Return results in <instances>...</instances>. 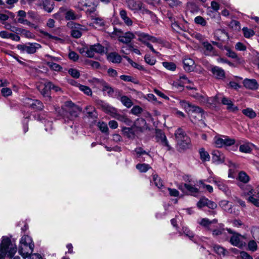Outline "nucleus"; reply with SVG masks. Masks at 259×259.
Instances as JSON below:
<instances>
[{"instance_id": "ea45409f", "label": "nucleus", "mask_w": 259, "mask_h": 259, "mask_svg": "<svg viewBox=\"0 0 259 259\" xmlns=\"http://www.w3.org/2000/svg\"><path fill=\"white\" fill-rule=\"evenodd\" d=\"M238 179L241 182L245 183L249 181V177L245 172L240 171L238 174Z\"/></svg>"}, {"instance_id": "e2e57ef3", "label": "nucleus", "mask_w": 259, "mask_h": 259, "mask_svg": "<svg viewBox=\"0 0 259 259\" xmlns=\"http://www.w3.org/2000/svg\"><path fill=\"white\" fill-rule=\"evenodd\" d=\"M195 22L196 23L200 24L202 26H205L206 24V21L201 16H197L195 17Z\"/></svg>"}, {"instance_id": "f03ea898", "label": "nucleus", "mask_w": 259, "mask_h": 259, "mask_svg": "<svg viewBox=\"0 0 259 259\" xmlns=\"http://www.w3.org/2000/svg\"><path fill=\"white\" fill-rule=\"evenodd\" d=\"M16 245L13 244L11 239L3 236L0 243V259H5L6 256L11 257L17 252Z\"/></svg>"}, {"instance_id": "412c9836", "label": "nucleus", "mask_w": 259, "mask_h": 259, "mask_svg": "<svg viewBox=\"0 0 259 259\" xmlns=\"http://www.w3.org/2000/svg\"><path fill=\"white\" fill-rule=\"evenodd\" d=\"M218 222L217 219H213L211 221L207 218L201 219L198 221V223L201 226L209 230L211 225L213 224H216Z\"/></svg>"}, {"instance_id": "b1692460", "label": "nucleus", "mask_w": 259, "mask_h": 259, "mask_svg": "<svg viewBox=\"0 0 259 259\" xmlns=\"http://www.w3.org/2000/svg\"><path fill=\"white\" fill-rule=\"evenodd\" d=\"M222 103L224 105H226L227 106V109L233 112L236 111L238 110V108L237 106H235L232 103V102L226 97L223 98L222 100Z\"/></svg>"}, {"instance_id": "9b49d317", "label": "nucleus", "mask_w": 259, "mask_h": 259, "mask_svg": "<svg viewBox=\"0 0 259 259\" xmlns=\"http://www.w3.org/2000/svg\"><path fill=\"white\" fill-rule=\"evenodd\" d=\"M52 83L51 82H47L44 84H41L37 87L38 90L39 91L41 94L46 98L47 101H49L51 100L50 96V92L51 89Z\"/></svg>"}, {"instance_id": "13d9d810", "label": "nucleus", "mask_w": 259, "mask_h": 259, "mask_svg": "<svg viewBox=\"0 0 259 259\" xmlns=\"http://www.w3.org/2000/svg\"><path fill=\"white\" fill-rule=\"evenodd\" d=\"M98 126L99 127L100 130L103 133H107L108 131V128L107 124L104 122H98Z\"/></svg>"}, {"instance_id": "680f3d73", "label": "nucleus", "mask_w": 259, "mask_h": 259, "mask_svg": "<svg viewBox=\"0 0 259 259\" xmlns=\"http://www.w3.org/2000/svg\"><path fill=\"white\" fill-rule=\"evenodd\" d=\"M1 93L4 97L10 96L12 94V91L11 89L8 88H3L1 90Z\"/></svg>"}, {"instance_id": "2f4dec72", "label": "nucleus", "mask_w": 259, "mask_h": 259, "mask_svg": "<svg viewBox=\"0 0 259 259\" xmlns=\"http://www.w3.org/2000/svg\"><path fill=\"white\" fill-rule=\"evenodd\" d=\"M220 205L226 211L230 213H233L232 205L229 203L228 201L225 200H222L220 203Z\"/></svg>"}, {"instance_id": "a878e982", "label": "nucleus", "mask_w": 259, "mask_h": 259, "mask_svg": "<svg viewBox=\"0 0 259 259\" xmlns=\"http://www.w3.org/2000/svg\"><path fill=\"white\" fill-rule=\"evenodd\" d=\"M211 71L214 76L218 79H223L225 77V72L223 69L218 66L213 67Z\"/></svg>"}, {"instance_id": "423d86ee", "label": "nucleus", "mask_w": 259, "mask_h": 259, "mask_svg": "<svg viewBox=\"0 0 259 259\" xmlns=\"http://www.w3.org/2000/svg\"><path fill=\"white\" fill-rule=\"evenodd\" d=\"M127 7L135 13L140 11L142 14H152V12L147 9L144 4L140 1L130 0L127 4Z\"/></svg>"}, {"instance_id": "473e14b6", "label": "nucleus", "mask_w": 259, "mask_h": 259, "mask_svg": "<svg viewBox=\"0 0 259 259\" xmlns=\"http://www.w3.org/2000/svg\"><path fill=\"white\" fill-rule=\"evenodd\" d=\"M199 153L200 159L203 162L209 161L210 160V157L209 154L204 148H200L199 150Z\"/></svg>"}, {"instance_id": "2eb2a0df", "label": "nucleus", "mask_w": 259, "mask_h": 259, "mask_svg": "<svg viewBox=\"0 0 259 259\" xmlns=\"http://www.w3.org/2000/svg\"><path fill=\"white\" fill-rule=\"evenodd\" d=\"M184 68L188 72L193 71L195 68L194 61L189 57H185L183 59Z\"/></svg>"}, {"instance_id": "49530a36", "label": "nucleus", "mask_w": 259, "mask_h": 259, "mask_svg": "<svg viewBox=\"0 0 259 259\" xmlns=\"http://www.w3.org/2000/svg\"><path fill=\"white\" fill-rule=\"evenodd\" d=\"M47 64L51 69L55 71H60L62 68L59 64L54 62L48 61Z\"/></svg>"}, {"instance_id": "72a5a7b5", "label": "nucleus", "mask_w": 259, "mask_h": 259, "mask_svg": "<svg viewBox=\"0 0 259 259\" xmlns=\"http://www.w3.org/2000/svg\"><path fill=\"white\" fill-rule=\"evenodd\" d=\"M253 145L251 143H246L241 145L239 147V151L241 152L249 153L252 150Z\"/></svg>"}, {"instance_id": "864d4df0", "label": "nucleus", "mask_w": 259, "mask_h": 259, "mask_svg": "<svg viewBox=\"0 0 259 259\" xmlns=\"http://www.w3.org/2000/svg\"><path fill=\"white\" fill-rule=\"evenodd\" d=\"M213 249L214 251L218 254L225 255V249L219 245H214L213 247Z\"/></svg>"}, {"instance_id": "0e129e2a", "label": "nucleus", "mask_w": 259, "mask_h": 259, "mask_svg": "<svg viewBox=\"0 0 259 259\" xmlns=\"http://www.w3.org/2000/svg\"><path fill=\"white\" fill-rule=\"evenodd\" d=\"M165 190L168 192L171 196L177 197L179 195V192L176 189L165 188Z\"/></svg>"}, {"instance_id": "6ab92c4d", "label": "nucleus", "mask_w": 259, "mask_h": 259, "mask_svg": "<svg viewBox=\"0 0 259 259\" xmlns=\"http://www.w3.org/2000/svg\"><path fill=\"white\" fill-rule=\"evenodd\" d=\"M213 183H214L217 185L219 189L223 191L226 195L230 196L231 195L230 190L224 182L219 179H213Z\"/></svg>"}, {"instance_id": "20e7f679", "label": "nucleus", "mask_w": 259, "mask_h": 259, "mask_svg": "<svg viewBox=\"0 0 259 259\" xmlns=\"http://www.w3.org/2000/svg\"><path fill=\"white\" fill-rule=\"evenodd\" d=\"M177 145L180 149H185L188 148L191 143L189 137L181 128H178L175 133Z\"/></svg>"}, {"instance_id": "4be33fe9", "label": "nucleus", "mask_w": 259, "mask_h": 259, "mask_svg": "<svg viewBox=\"0 0 259 259\" xmlns=\"http://www.w3.org/2000/svg\"><path fill=\"white\" fill-rule=\"evenodd\" d=\"M38 6H42L44 10L48 12L51 13L54 9V4H52L50 0H43L37 4Z\"/></svg>"}, {"instance_id": "9d476101", "label": "nucleus", "mask_w": 259, "mask_h": 259, "mask_svg": "<svg viewBox=\"0 0 259 259\" xmlns=\"http://www.w3.org/2000/svg\"><path fill=\"white\" fill-rule=\"evenodd\" d=\"M40 47L39 44L37 43H28L25 45H20L18 48L23 53L33 54L36 52L37 49Z\"/></svg>"}, {"instance_id": "5fc2aeb1", "label": "nucleus", "mask_w": 259, "mask_h": 259, "mask_svg": "<svg viewBox=\"0 0 259 259\" xmlns=\"http://www.w3.org/2000/svg\"><path fill=\"white\" fill-rule=\"evenodd\" d=\"M100 105L101 106L103 109L105 110L106 112H113V110H114V108L111 107L103 101H100Z\"/></svg>"}, {"instance_id": "6e6d98bb", "label": "nucleus", "mask_w": 259, "mask_h": 259, "mask_svg": "<svg viewBox=\"0 0 259 259\" xmlns=\"http://www.w3.org/2000/svg\"><path fill=\"white\" fill-rule=\"evenodd\" d=\"M95 52H94V50L93 48L92 45L89 48H87L85 50V55L90 58L94 57L95 55Z\"/></svg>"}, {"instance_id": "39448f33", "label": "nucleus", "mask_w": 259, "mask_h": 259, "mask_svg": "<svg viewBox=\"0 0 259 259\" xmlns=\"http://www.w3.org/2000/svg\"><path fill=\"white\" fill-rule=\"evenodd\" d=\"M229 233L232 234L230 239V242L234 246L242 247L246 245V238L237 233L232 231L230 229H227Z\"/></svg>"}, {"instance_id": "4c0bfd02", "label": "nucleus", "mask_w": 259, "mask_h": 259, "mask_svg": "<svg viewBox=\"0 0 259 259\" xmlns=\"http://www.w3.org/2000/svg\"><path fill=\"white\" fill-rule=\"evenodd\" d=\"M242 112L243 114L250 118H253L256 115L255 112L253 110V109L250 108H247L242 110Z\"/></svg>"}, {"instance_id": "f704fd0d", "label": "nucleus", "mask_w": 259, "mask_h": 259, "mask_svg": "<svg viewBox=\"0 0 259 259\" xmlns=\"http://www.w3.org/2000/svg\"><path fill=\"white\" fill-rule=\"evenodd\" d=\"M184 187L191 195L194 196L199 191L198 189L194 187L192 184H185Z\"/></svg>"}, {"instance_id": "052dcab7", "label": "nucleus", "mask_w": 259, "mask_h": 259, "mask_svg": "<svg viewBox=\"0 0 259 259\" xmlns=\"http://www.w3.org/2000/svg\"><path fill=\"white\" fill-rule=\"evenodd\" d=\"M248 247L250 250L254 251L257 249V246L256 243L254 241L251 240L249 241L248 243Z\"/></svg>"}, {"instance_id": "c85d7f7f", "label": "nucleus", "mask_w": 259, "mask_h": 259, "mask_svg": "<svg viewBox=\"0 0 259 259\" xmlns=\"http://www.w3.org/2000/svg\"><path fill=\"white\" fill-rule=\"evenodd\" d=\"M107 59L113 63H119L121 61V57L117 53L114 52L110 53L108 55Z\"/></svg>"}, {"instance_id": "09e8293b", "label": "nucleus", "mask_w": 259, "mask_h": 259, "mask_svg": "<svg viewBox=\"0 0 259 259\" xmlns=\"http://www.w3.org/2000/svg\"><path fill=\"white\" fill-rule=\"evenodd\" d=\"M162 64L165 68L169 70L174 71L176 68V65L172 62H164Z\"/></svg>"}, {"instance_id": "f3484780", "label": "nucleus", "mask_w": 259, "mask_h": 259, "mask_svg": "<svg viewBox=\"0 0 259 259\" xmlns=\"http://www.w3.org/2000/svg\"><path fill=\"white\" fill-rule=\"evenodd\" d=\"M203 48L204 49V53L207 56H217L218 53L213 48L212 45L207 41L203 42Z\"/></svg>"}, {"instance_id": "f257e3e1", "label": "nucleus", "mask_w": 259, "mask_h": 259, "mask_svg": "<svg viewBox=\"0 0 259 259\" xmlns=\"http://www.w3.org/2000/svg\"><path fill=\"white\" fill-rule=\"evenodd\" d=\"M180 104L188 113L189 118L192 122L196 123L198 121L202 119L203 111L201 108L193 105L184 100L180 101Z\"/></svg>"}, {"instance_id": "f8f14e48", "label": "nucleus", "mask_w": 259, "mask_h": 259, "mask_svg": "<svg viewBox=\"0 0 259 259\" xmlns=\"http://www.w3.org/2000/svg\"><path fill=\"white\" fill-rule=\"evenodd\" d=\"M67 26L71 29V32H81V31L89 30V29L85 26L73 22L68 23Z\"/></svg>"}, {"instance_id": "e433bc0d", "label": "nucleus", "mask_w": 259, "mask_h": 259, "mask_svg": "<svg viewBox=\"0 0 259 259\" xmlns=\"http://www.w3.org/2000/svg\"><path fill=\"white\" fill-rule=\"evenodd\" d=\"M120 100L122 104L127 108H130L133 105L132 100L126 96L121 97Z\"/></svg>"}, {"instance_id": "a18cd8bd", "label": "nucleus", "mask_w": 259, "mask_h": 259, "mask_svg": "<svg viewBox=\"0 0 259 259\" xmlns=\"http://www.w3.org/2000/svg\"><path fill=\"white\" fill-rule=\"evenodd\" d=\"M229 26L232 29L233 31H239L241 29L239 22L235 20L231 21Z\"/></svg>"}, {"instance_id": "7ed1b4c3", "label": "nucleus", "mask_w": 259, "mask_h": 259, "mask_svg": "<svg viewBox=\"0 0 259 259\" xmlns=\"http://www.w3.org/2000/svg\"><path fill=\"white\" fill-rule=\"evenodd\" d=\"M34 243L31 238L28 235H24L20 240L18 252L24 258L27 257L33 251Z\"/></svg>"}, {"instance_id": "c756f323", "label": "nucleus", "mask_w": 259, "mask_h": 259, "mask_svg": "<svg viewBox=\"0 0 259 259\" xmlns=\"http://www.w3.org/2000/svg\"><path fill=\"white\" fill-rule=\"evenodd\" d=\"M18 22L20 23L23 24L24 25L27 26L30 28H34L35 30L38 31V26L31 23L30 21L26 19V17L19 18Z\"/></svg>"}, {"instance_id": "37998d69", "label": "nucleus", "mask_w": 259, "mask_h": 259, "mask_svg": "<svg viewBox=\"0 0 259 259\" xmlns=\"http://www.w3.org/2000/svg\"><path fill=\"white\" fill-rule=\"evenodd\" d=\"M75 4V7L79 10H82L86 5L87 0H73Z\"/></svg>"}, {"instance_id": "603ef678", "label": "nucleus", "mask_w": 259, "mask_h": 259, "mask_svg": "<svg viewBox=\"0 0 259 259\" xmlns=\"http://www.w3.org/2000/svg\"><path fill=\"white\" fill-rule=\"evenodd\" d=\"M144 59L145 62L150 65H154L156 62L155 59L149 55H146L145 56Z\"/></svg>"}, {"instance_id": "338daca9", "label": "nucleus", "mask_w": 259, "mask_h": 259, "mask_svg": "<svg viewBox=\"0 0 259 259\" xmlns=\"http://www.w3.org/2000/svg\"><path fill=\"white\" fill-rule=\"evenodd\" d=\"M142 109L138 106H135L131 109L132 113L136 115L140 114L142 112Z\"/></svg>"}, {"instance_id": "393cba45", "label": "nucleus", "mask_w": 259, "mask_h": 259, "mask_svg": "<svg viewBox=\"0 0 259 259\" xmlns=\"http://www.w3.org/2000/svg\"><path fill=\"white\" fill-rule=\"evenodd\" d=\"M156 138L157 141L160 142L163 146H166L168 149H170V147L168 145V141L166 139L165 135L161 132L160 131L156 133Z\"/></svg>"}, {"instance_id": "6e6552de", "label": "nucleus", "mask_w": 259, "mask_h": 259, "mask_svg": "<svg viewBox=\"0 0 259 259\" xmlns=\"http://www.w3.org/2000/svg\"><path fill=\"white\" fill-rule=\"evenodd\" d=\"M138 39L146 45L153 53L156 54L158 53L154 50L150 42L160 43L161 42V40H158L155 37L145 33H140Z\"/></svg>"}, {"instance_id": "4468645a", "label": "nucleus", "mask_w": 259, "mask_h": 259, "mask_svg": "<svg viewBox=\"0 0 259 259\" xmlns=\"http://www.w3.org/2000/svg\"><path fill=\"white\" fill-rule=\"evenodd\" d=\"M191 95L200 103L203 104L210 103V100L211 99H209L204 93H199L193 91Z\"/></svg>"}, {"instance_id": "3c124183", "label": "nucleus", "mask_w": 259, "mask_h": 259, "mask_svg": "<svg viewBox=\"0 0 259 259\" xmlns=\"http://www.w3.org/2000/svg\"><path fill=\"white\" fill-rule=\"evenodd\" d=\"M226 231H227V229L224 228L215 229L212 232V235L214 236H217L219 235L223 236L226 234Z\"/></svg>"}, {"instance_id": "aec40b11", "label": "nucleus", "mask_w": 259, "mask_h": 259, "mask_svg": "<svg viewBox=\"0 0 259 259\" xmlns=\"http://www.w3.org/2000/svg\"><path fill=\"white\" fill-rule=\"evenodd\" d=\"M225 156L224 154L219 150H213L212 152V160L213 162L220 163L224 162Z\"/></svg>"}, {"instance_id": "dca6fc26", "label": "nucleus", "mask_w": 259, "mask_h": 259, "mask_svg": "<svg viewBox=\"0 0 259 259\" xmlns=\"http://www.w3.org/2000/svg\"><path fill=\"white\" fill-rule=\"evenodd\" d=\"M133 127L136 129V131L143 132V130L147 128V126L146 122L143 118H138L134 122Z\"/></svg>"}, {"instance_id": "69168bd1", "label": "nucleus", "mask_w": 259, "mask_h": 259, "mask_svg": "<svg viewBox=\"0 0 259 259\" xmlns=\"http://www.w3.org/2000/svg\"><path fill=\"white\" fill-rule=\"evenodd\" d=\"M182 229L183 233L186 236H188L190 239L193 237V233L187 227H183Z\"/></svg>"}, {"instance_id": "a19ab883", "label": "nucleus", "mask_w": 259, "mask_h": 259, "mask_svg": "<svg viewBox=\"0 0 259 259\" xmlns=\"http://www.w3.org/2000/svg\"><path fill=\"white\" fill-rule=\"evenodd\" d=\"M92 46L95 53L102 54L106 51L104 47L99 44L92 45Z\"/></svg>"}, {"instance_id": "c03bdc74", "label": "nucleus", "mask_w": 259, "mask_h": 259, "mask_svg": "<svg viewBox=\"0 0 259 259\" xmlns=\"http://www.w3.org/2000/svg\"><path fill=\"white\" fill-rule=\"evenodd\" d=\"M137 155V157L138 158H141V156L143 155H146L147 156V158H150V155L148 154L147 152H146L145 150H144L141 147H138L135 149V150Z\"/></svg>"}, {"instance_id": "ddd939ff", "label": "nucleus", "mask_w": 259, "mask_h": 259, "mask_svg": "<svg viewBox=\"0 0 259 259\" xmlns=\"http://www.w3.org/2000/svg\"><path fill=\"white\" fill-rule=\"evenodd\" d=\"M25 102L26 104L30 106L34 109L40 110L44 107L42 103L37 100H32L30 98H26Z\"/></svg>"}, {"instance_id": "774afa93", "label": "nucleus", "mask_w": 259, "mask_h": 259, "mask_svg": "<svg viewBox=\"0 0 259 259\" xmlns=\"http://www.w3.org/2000/svg\"><path fill=\"white\" fill-rule=\"evenodd\" d=\"M68 57L73 61H76L78 59V55L75 52L71 51L68 54Z\"/></svg>"}, {"instance_id": "7c9ffc66", "label": "nucleus", "mask_w": 259, "mask_h": 259, "mask_svg": "<svg viewBox=\"0 0 259 259\" xmlns=\"http://www.w3.org/2000/svg\"><path fill=\"white\" fill-rule=\"evenodd\" d=\"M134 38L133 33H122V35L119 36V40L123 43H129Z\"/></svg>"}, {"instance_id": "0eeeda50", "label": "nucleus", "mask_w": 259, "mask_h": 259, "mask_svg": "<svg viewBox=\"0 0 259 259\" xmlns=\"http://www.w3.org/2000/svg\"><path fill=\"white\" fill-rule=\"evenodd\" d=\"M213 141L215 146L218 148H221L223 146H230L235 143L234 139L230 138L228 136L222 135L214 137Z\"/></svg>"}, {"instance_id": "79ce46f5", "label": "nucleus", "mask_w": 259, "mask_h": 259, "mask_svg": "<svg viewBox=\"0 0 259 259\" xmlns=\"http://www.w3.org/2000/svg\"><path fill=\"white\" fill-rule=\"evenodd\" d=\"M136 168L141 172H145L148 169H149L151 167L147 164L142 163V164H138L136 165Z\"/></svg>"}, {"instance_id": "de8ad7c7", "label": "nucleus", "mask_w": 259, "mask_h": 259, "mask_svg": "<svg viewBox=\"0 0 259 259\" xmlns=\"http://www.w3.org/2000/svg\"><path fill=\"white\" fill-rule=\"evenodd\" d=\"M153 181L157 188L160 189L163 186L161 179L156 175L153 176Z\"/></svg>"}, {"instance_id": "8fccbe9b", "label": "nucleus", "mask_w": 259, "mask_h": 259, "mask_svg": "<svg viewBox=\"0 0 259 259\" xmlns=\"http://www.w3.org/2000/svg\"><path fill=\"white\" fill-rule=\"evenodd\" d=\"M69 74L73 77L78 78L80 76V73L78 70L74 68H70L68 70Z\"/></svg>"}, {"instance_id": "1a4fd4ad", "label": "nucleus", "mask_w": 259, "mask_h": 259, "mask_svg": "<svg viewBox=\"0 0 259 259\" xmlns=\"http://www.w3.org/2000/svg\"><path fill=\"white\" fill-rule=\"evenodd\" d=\"M63 15L65 16V19L67 20H75L77 18L72 10H67L65 7L60 8L58 13L53 15V17L55 19H61Z\"/></svg>"}, {"instance_id": "bb28decb", "label": "nucleus", "mask_w": 259, "mask_h": 259, "mask_svg": "<svg viewBox=\"0 0 259 259\" xmlns=\"http://www.w3.org/2000/svg\"><path fill=\"white\" fill-rule=\"evenodd\" d=\"M15 15L10 11H6L4 13L0 12V23L4 24V22L9 18L14 19Z\"/></svg>"}, {"instance_id": "a211bd4d", "label": "nucleus", "mask_w": 259, "mask_h": 259, "mask_svg": "<svg viewBox=\"0 0 259 259\" xmlns=\"http://www.w3.org/2000/svg\"><path fill=\"white\" fill-rule=\"evenodd\" d=\"M244 86L248 89L255 90L258 87V84L255 79L246 78L243 82Z\"/></svg>"}, {"instance_id": "bf43d9fd", "label": "nucleus", "mask_w": 259, "mask_h": 259, "mask_svg": "<svg viewBox=\"0 0 259 259\" xmlns=\"http://www.w3.org/2000/svg\"><path fill=\"white\" fill-rule=\"evenodd\" d=\"M207 199H208L205 197L201 198L197 203V207L199 208H201L204 206H206Z\"/></svg>"}, {"instance_id": "cd10ccee", "label": "nucleus", "mask_w": 259, "mask_h": 259, "mask_svg": "<svg viewBox=\"0 0 259 259\" xmlns=\"http://www.w3.org/2000/svg\"><path fill=\"white\" fill-rule=\"evenodd\" d=\"M135 128L132 126L131 127H122V131L124 136L130 139H134L135 137V132L134 131Z\"/></svg>"}, {"instance_id": "5701e85b", "label": "nucleus", "mask_w": 259, "mask_h": 259, "mask_svg": "<svg viewBox=\"0 0 259 259\" xmlns=\"http://www.w3.org/2000/svg\"><path fill=\"white\" fill-rule=\"evenodd\" d=\"M119 15L121 19L127 26H131L133 25V21L127 16V12L125 10H121L119 12Z\"/></svg>"}, {"instance_id": "c9c22d12", "label": "nucleus", "mask_w": 259, "mask_h": 259, "mask_svg": "<svg viewBox=\"0 0 259 259\" xmlns=\"http://www.w3.org/2000/svg\"><path fill=\"white\" fill-rule=\"evenodd\" d=\"M115 118L119 121L124 122L127 125H130L132 123V121L124 115L117 114L115 116Z\"/></svg>"}, {"instance_id": "4d7b16f0", "label": "nucleus", "mask_w": 259, "mask_h": 259, "mask_svg": "<svg viewBox=\"0 0 259 259\" xmlns=\"http://www.w3.org/2000/svg\"><path fill=\"white\" fill-rule=\"evenodd\" d=\"M5 24V27L7 30H10L13 32H15L16 31H21L20 28H18L16 27L12 26L11 24L8 23H4Z\"/></svg>"}, {"instance_id": "58836bf2", "label": "nucleus", "mask_w": 259, "mask_h": 259, "mask_svg": "<svg viewBox=\"0 0 259 259\" xmlns=\"http://www.w3.org/2000/svg\"><path fill=\"white\" fill-rule=\"evenodd\" d=\"M77 87L87 95L91 96L92 95V91L89 87L77 84Z\"/></svg>"}]
</instances>
